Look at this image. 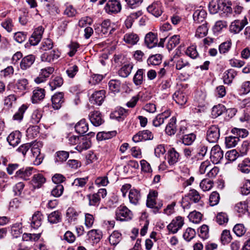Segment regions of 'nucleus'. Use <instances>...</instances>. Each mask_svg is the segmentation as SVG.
<instances>
[{
  "label": "nucleus",
  "mask_w": 250,
  "mask_h": 250,
  "mask_svg": "<svg viewBox=\"0 0 250 250\" xmlns=\"http://www.w3.org/2000/svg\"><path fill=\"white\" fill-rule=\"evenodd\" d=\"M173 99L176 103L182 105L187 103L188 97L185 93L182 91H177L173 94Z\"/></svg>",
  "instance_id": "27"
},
{
  "label": "nucleus",
  "mask_w": 250,
  "mask_h": 250,
  "mask_svg": "<svg viewBox=\"0 0 250 250\" xmlns=\"http://www.w3.org/2000/svg\"><path fill=\"white\" fill-rule=\"evenodd\" d=\"M45 181V178L41 174L34 175L32 180V183L34 188H39Z\"/></svg>",
  "instance_id": "37"
},
{
  "label": "nucleus",
  "mask_w": 250,
  "mask_h": 250,
  "mask_svg": "<svg viewBox=\"0 0 250 250\" xmlns=\"http://www.w3.org/2000/svg\"><path fill=\"white\" fill-rule=\"evenodd\" d=\"M239 141V139L237 137L233 136H229L226 137L225 144L226 146L228 148H231L235 146L238 142Z\"/></svg>",
  "instance_id": "55"
},
{
  "label": "nucleus",
  "mask_w": 250,
  "mask_h": 250,
  "mask_svg": "<svg viewBox=\"0 0 250 250\" xmlns=\"http://www.w3.org/2000/svg\"><path fill=\"white\" fill-rule=\"evenodd\" d=\"M33 169L32 167H30L19 169L16 171L12 178H21L27 180L28 179V177L31 175Z\"/></svg>",
  "instance_id": "13"
},
{
  "label": "nucleus",
  "mask_w": 250,
  "mask_h": 250,
  "mask_svg": "<svg viewBox=\"0 0 250 250\" xmlns=\"http://www.w3.org/2000/svg\"><path fill=\"white\" fill-rule=\"evenodd\" d=\"M158 39L154 33L149 32L147 34L145 38V43L149 48H152L157 44Z\"/></svg>",
  "instance_id": "20"
},
{
  "label": "nucleus",
  "mask_w": 250,
  "mask_h": 250,
  "mask_svg": "<svg viewBox=\"0 0 250 250\" xmlns=\"http://www.w3.org/2000/svg\"><path fill=\"white\" fill-rule=\"evenodd\" d=\"M63 84V79L60 76H56L52 79L49 83L51 90H54Z\"/></svg>",
  "instance_id": "46"
},
{
  "label": "nucleus",
  "mask_w": 250,
  "mask_h": 250,
  "mask_svg": "<svg viewBox=\"0 0 250 250\" xmlns=\"http://www.w3.org/2000/svg\"><path fill=\"white\" fill-rule=\"evenodd\" d=\"M29 82L26 78H21L17 80L15 84V89L19 92H23L28 88Z\"/></svg>",
  "instance_id": "28"
},
{
  "label": "nucleus",
  "mask_w": 250,
  "mask_h": 250,
  "mask_svg": "<svg viewBox=\"0 0 250 250\" xmlns=\"http://www.w3.org/2000/svg\"><path fill=\"white\" fill-rule=\"evenodd\" d=\"M116 133L115 131L99 132L97 135V138L99 141L107 140L116 136Z\"/></svg>",
  "instance_id": "50"
},
{
  "label": "nucleus",
  "mask_w": 250,
  "mask_h": 250,
  "mask_svg": "<svg viewBox=\"0 0 250 250\" xmlns=\"http://www.w3.org/2000/svg\"><path fill=\"white\" fill-rule=\"evenodd\" d=\"M76 131L80 134H84L88 130V125L85 119H83L78 122L75 126Z\"/></svg>",
  "instance_id": "25"
},
{
  "label": "nucleus",
  "mask_w": 250,
  "mask_h": 250,
  "mask_svg": "<svg viewBox=\"0 0 250 250\" xmlns=\"http://www.w3.org/2000/svg\"><path fill=\"white\" fill-rule=\"evenodd\" d=\"M110 244L116 246L122 240V234L118 231H114L108 238Z\"/></svg>",
  "instance_id": "35"
},
{
  "label": "nucleus",
  "mask_w": 250,
  "mask_h": 250,
  "mask_svg": "<svg viewBox=\"0 0 250 250\" xmlns=\"http://www.w3.org/2000/svg\"><path fill=\"white\" fill-rule=\"evenodd\" d=\"M185 54L192 59H195L199 56L196 46L194 45L188 47L185 51Z\"/></svg>",
  "instance_id": "54"
},
{
  "label": "nucleus",
  "mask_w": 250,
  "mask_h": 250,
  "mask_svg": "<svg viewBox=\"0 0 250 250\" xmlns=\"http://www.w3.org/2000/svg\"><path fill=\"white\" fill-rule=\"evenodd\" d=\"M61 213L57 210L49 214L48 216V221L50 224H57L61 221Z\"/></svg>",
  "instance_id": "41"
},
{
  "label": "nucleus",
  "mask_w": 250,
  "mask_h": 250,
  "mask_svg": "<svg viewBox=\"0 0 250 250\" xmlns=\"http://www.w3.org/2000/svg\"><path fill=\"white\" fill-rule=\"evenodd\" d=\"M220 137V130L216 125L211 126L207 132V140L209 143H216Z\"/></svg>",
  "instance_id": "5"
},
{
  "label": "nucleus",
  "mask_w": 250,
  "mask_h": 250,
  "mask_svg": "<svg viewBox=\"0 0 250 250\" xmlns=\"http://www.w3.org/2000/svg\"><path fill=\"white\" fill-rule=\"evenodd\" d=\"M225 106L221 104L215 105L213 107L211 111V115L213 118H216L221 115L225 110Z\"/></svg>",
  "instance_id": "53"
},
{
  "label": "nucleus",
  "mask_w": 250,
  "mask_h": 250,
  "mask_svg": "<svg viewBox=\"0 0 250 250\" xmlns=\"http://www.w3.org/2000/svg\"><path fill=\"white\" fill-rule=\"evenodd\" d=\"M180 37L179 35H175L171 37L168 41L167 48L168 50H171L175 47L179 43Z\"/></svg>",
  "instance_id": "40"
},
{
  "label": "nucleus",
  "mask_w": 250,
  "mask_h": 250,
  "mask_svg": "<svg viewBox=\"0 0 250 250\" xmlns=\"http://www.w3.org/2000/svg\"><path fill=\"white\" fill-rule=\"evenodd\" d=\"M27 108L26 105H22L18 109V111L14 115L13 119L14 120L21 121L23 118V115Z\"/></svg>",
  "instance_id": "60"
},
{
  "label": "nucleus",
  "mask_w": 250,
  "mask_h": 250,
  "mask_svg": "<svg viewBox=\"0 0 250 250\" xmlns=\"http://www.w3.org/2000/svg\"><path fill=\"white\" fill-rule=\"evenodd\" d=\"M139 39L138 35L133 32L125 34L123 38V41L128 45L131 46L136 44Z\"/></svg>",
  "instance_id": "17"
},
{
  "label": "nucleus",
  "mask_w": 250,
  "mask_h": 250,
  "mask_svg": "<svg viewBox=\"0 0 250 250\" xmlns=\"http://www.w3.org/2000/svg\"><path fill=\"white\" fill-rule=\"evenodd\" d=\"M79 213L73 208H69L66 211V217L69 222H73L77 220Z\"/></svg>",
  "instance_id": "48"
},
{
  "label": "nucleus",
  "mask_w": 250,
  "mask_h": 250,
  "mask_svg": "<svg viewBox=\"0 0 250 250\" xmlns=\"http://www.w3.org/2000/svg\"><path fill=\"white\" fill-rule=\"evenodd\" d=\"M89 118L91 123L95 126H100L104 122L101 113L99 111L91 112L89 114Z\"/></svg>",
  "instance_id": "14"
},
{
  "label": "nucleus",
  "mask_w": 250,
  "mask_h": 250,
  "mask_svg": "<svg viewBox=\"0 0 250 250\" xmlns=\"http://www.w3.org/2000/svg\"><path fill=\"white\" fill-rule=\"evenodd\" d=\"M231 132L235 135V137H237L238 139L239 138H244L248 135V130L244 128L234 127L231 129Z\"/></svg>",
  "instance_id": "47"
},
{
  "label": "nucleus",
  "mask_w": 250,
  "mask_h": 250,
  "mask_svg": "<svg viewBox=\"0 0 250 250\" xmlns=\"http://www.w3.org/2000/svg\"><path fill=\"white\" fill-rule=\"evenodd\" d=\"M207 16L206 11L201 6L195 10L193 14V18L195 21L197 23L202 22L204 21Z\"/></svg>",
  "instance_id": "24"
},
{
  "label": "nucleus",
  "mask_w": 250,
  "mask_h": 250,
  "mask_svg": "<svg viewBox=\"0 0 250 250\" xmlns=\"http://www.w3.org/2000/svg\"><path fill=\"white\" fill-rule=\"evenodd\" d=\"M147 10L154 16L158 17L163 12L162 3L160 1H154L147 7Z\"/></svg>",
  "instance_id": "9"
},
{
  "label": "nucleus",
  "mask_w": 250,
  "mask_h": 250,
  "mask_svg": "<svg viewBox=\"0 0 250 250\" xmlns=\"http://www.w3.org/2000/svg\"><path fill=\"white\" fill-rule=\"evenodd\" d=\"M185 199L195 203H199L201 199L199 193L195 189H190L185 195Z\"/></svg>",
  "instance_id": "26"
},
{
  "label": "nucleus",
  "mask_w": 250,
  "mask_h": 250,
  "mask_svg": "<svg viewBox=\"0 0 250 250\" xmlns=\"http://www.w3.org/2000/svg\"><path fill=\"white\" fill-rule=\"evenodd\" d=\"M125 110L124 108H120L118 110H115L110 114V118L116 119L118 121H123L125 118Z\"/></svg>",
  "instance_id": "45"
},
{
  "label": "nucleus",
  "mask_w": 250,
  "mask_h": 250,
  "mask_svg": "<svg viewBox=\"0 0 250 250\" xmlns=\"http://www.w3.org/2000/svg\"><path fill=\"white\" fill-rule=\"evenodd\" d=\"M213 183L212 180L208 179H203L200 184L201 188L206 191L210 190L213 187Z\"/></svg>",
  "instance_id": "59"
},
{
  "label": "nucleus",
  "mask_w": 250,
  "mask_h": 250,
  "mask_svg": "<svg viewBox=\"0 0 250 250\" xmlns=\"http://www.w3.org/2000/svg\"><path fill=\"white\" fill-rule=\"evenodd\" d=\"M69 157V153L65 151H59L56 153L55 162L56 163H62L65 161Z\"/></svg>",
  "instance_id": "42"
},
{
  "label": "nucleus",
  "mask_w": 250,
  "mask_h": 250,
  "mask_svg": "<svg viewBox=\"0 0 250 250\" xmlns=\"http://www.w3.org/2000/svg\"><path fill=\"white\" fill-rule=\"evenodd\" d=\"M35 60V57L33 55L24 57L20 62V67L22 70H25L31 67Z\"/></svg>",
  "instance_id": "21"
},
{
  "label": "nucleus",
  "mask_w": 250,
  "mask_h": 250,
  "mask_svg": "<svg viewBox=\"0 0 250 250\" xmlns=\"http://www.w3.org/2000/svg\"><path fill=\"white\" fill-rule=\"evenodd\" d=\"M1 25L8 32H11L14 27L13 20L10 18H6L1 22Z\"/></svg>",
  "instance_id": "61"
},
{
  "label": "nucleus",
  "mask_w": 250,
  "mask_h": 250,
  "mask_svg": "<svg viewBox=\"0 0 250 250\" xmlns=\"http://www.w3.org/2000/svg\"><path fill=\"white\" fill-rule=\"evenodd\" d=\"M162 56L160 54H155L150 56L147 60V63L149 65H156L161 63Z\"/></svg>",
  "instance_id": "51"
},
{
  "label": "nucleus",
  "mask_w": 250,
  "mask_h": 250,
  "mask_svg": "<svg viewBox=\"0 0 250 250\" xmlns=\"http://www.w3.org/2000/svg\"><path fill=\"white\" fill-rule=\"evenodd\" d=\"M166 132L168 135H172L175 133L176 131V118L172 117L168 125L166 127Z\"/></svg>",
  "instance_id": "39"
},
{
  "label": "nucleus",
  "mask_w": 250,
  "mask_h": 250,
  "mask_svg": "<svg viewBox=\"0 0 250 250\" xmlns=\"http://www.w3.org/2000/svg\"><path fill=\"white\" fill-rule=\"evenodd\" d=\"M179 154L175 148H171L167 152V162L169 165H174L178 161L179 158Z\"/></svg>",
  "instance_id": "22"
},
{
  "label": "nucleus",
  "mask_w": 250,
  "mask_h": 250,
  "mask_svg": "<svg viewBox=\"0 0 250 250\" xmlns=\"http://www.w3.org/2000/svg\"><path fill=\"white\" fill-rule=\"evenodd\" d=\"M184 224V218L178 216L172 220L171 222L167 226V229L169 233L175 234L182 229Z\"/></svg>",
  "instance_id": "3"
},
{
  "label": "nucleus",
  "mask_w": 250,
  "mask_h": 250,
  "mask_svg": "<svg viewBox=\"0 0 250 250\" xmlns=\"http://www.w3.org/2000/svg\"><path fill=\"white\" fill-rule=\"evenodd\" d=\"M233 230L237 236L240 237L246 233V229L243 224H238L234 227Z\"/></svg>",
  "instance_id": "63"
},
{
  "label": "nucleus",
  "mask_w": 250,
  "mask_h": 250,
  "mask_svg": "<svg viewBox=\"0 0 250 250\" xmlns=\"http://www.w3.org/2000/svg\"><path fill=\"white\" fill-rule=\"evenodd\" d=\"M87 235L90 240L98 242L102 237V233L99 229H92L88 232Z\"/></svg>",
  "instance_id": "33"
},
{
  "label": "nucleus",
  "mask_w": 250,
  "mask_h": 250,
  "mask_svg": "<svg viewBox=\"0 0 250 250\" xmlns=\"http://www.w3.org/2000/svg\"><path fill=\"white\" fill-rule=\"evenodd\" d=\"M170 61L175 63V67L177 70H181L183 68L190 67L191 64L187 60L179 58L178 55H175L171 59Z\"/></svg>",
  "instance_id": "12"
},
{
  "label": "nucleus",
  "mask_w": 250,
  "mask_h": 250,
  "mask_svg": "<svg viewBox=\"0 0 250 250\" xmlns=\"http://www.w3.org/2000/svg\"><path fill=\"white\" fill-rule=\"evenodd\" d=\"M223 152L218 145H215L212 148L210 158L213 163H219L223 159Z\"/></svg>",
  "instance_id": "10"
},
{
  "label": "nucleus",
  "mask_w": 250,
  "mask_h": 250,
  "mask_svg": "<svg viewBox=\"0 0 250 250\" xmlns=\"http://www.w3.org/2000/svg\"><path fill=\"white\" fill-rule=\"evenodd\" d=\"M196 135L193 133L185 135L183 137L182 142L187 146L190 145L195 141Z\"/></svg>",
  "instance_id": "64"
},
{
  "label": "nucleus",
  "mask_w": 250,
  "mask_h": 250,
  "mask_svg": "<svg viewBox=\"0 0 250 250\" xmlns=\"http://www.w3.org/2000/svg\"><path fill=\"white\" fill-rule=\"evenodd\" d=\"M239 190L242 195H248L250 193V180H245L240 186Z\"/></svg>",
  "instance_id": "58"
},
{
  "label": "nucleus",
  "mask_w": 250,
  "mask_h": 250,
  "mask_svg": "<svg viewBox=\"0 0 250 250\" xmlns=\"http://www.w3.org/2000/svg\"><path fill=\"white\" fill-rule=\"evenodd\" d=\"M91 145V143L89 139L84 136H80L78 144L75 148L79 152H81L89 148Z\"/></svg>",
  "instance_id": "15"
},
{
  "label": "nucleus",
  "mask_w": 250,
  "mask_h": 250,
  "mask_svg": "<svg viewBox=\"0 0 250 250\" xmlns=\"http://www.w3.org/2000/svg\"><path fill=\"white\" fill-rule=\"evenodd\" d=\"M158 196V192L155 190L149 191L147 197L146 206L150 208H154L156 204V198Z\"/></svg>",
  "instance_id": "31"
},
{
  "label": "nucleus",
  "mask_w": 250,
  "mask_h": 250,
  "mask_svg": "<svg viewBox=\"0 0 250 250\" xmlns=\"http://www.w3.org/2000/svg\"><path fill=\"white\" fill-rule=\"evenodd\" d=\"M188 218L190 222L198 224L202 220V214L200 212L194 210L189 214Z\"/></svg>",
  "instance_id": "43"
},
{
  "label": "nucleus",
  "mask_w": 250,
  "mask_h": 250,
  "mask_svg": "<svg viewBox=\"0 0 250 250\" xmlns=\"http://www.w3.org/2000/svg\"><path fill=\"white\" fill-rule=\"evenodd\" d=\"M105 91L101 90L94 92L89 98L91 104L97 105H101L104 101Z\"/></svg>",
  "instance_id": "8"
},
{
  "label": "nucleus",
  "mask_w": 250,
  "mask_h": 250,
  "mask_svg": "<svg viewBox=\"0 0 250 250\" xmlns=\"http://www.w3.org/2000/svg\"><path fill=\"white\" fill-rule=\"evenodd\" d=\"M141 194L139 190L135 188H132L130 190L128 194V198L129 202L131 204L134 205H138L141 199Z\"/></svg>",
  "instance_id": "23"
},
{
  "label": "nucleus",
  "mask_w": 250,
  "mask_h": 250,
  "mask_svg": "<svg viewBox=\"0 0 250 250\" xmlns=\"http://www.w3.org/2000/svg\"><path fill=\"white\" fill-rule=\"evenodd\" d=\"M133 67L132 63H128L124 65L119 70V74L123 78H126L130 74Z\"/></svg>",
  "instance_id": "38"
},
{
  "label": "nucleus",
  "mask_w": 250,
  "mask_h": 250,
  "mask_svg": "<svg viewBox=\"0 0 250 250\" xmlns=\"http://www.w3.org/2000/svg\"><path fill=\"white\" fill-rule=\"evenodd\" d=\"M44 30V28L42 26H39L35 29L29 40L32 45H36L39 43L42 37Z\"/></svg>",
  "instance_id": "7"
},
{
  "label": "nucleus",
  "mask_w": 250,
  "mask_h": 250,
  "mask_svg": "<svg viewBox=\"0 0 250 250\" xmlns=\"http://www.w3.org/2000/svg\"><path fill=\"white\" fill-rule=\"evenodd\" d=\"M115 216L117 220L128 221L132 219L133 213L126 207L120 206L116 210Z\"/></svg>",
  "instance_id": "2"
},
{
  "label": "nucleus",
  "mask_w": 250,
  "mask_h": 250,
  "mask_svg": "<svg viewBox=\"0 0 250 250\" xmlns=\"http://www.w3.org/2000/svg\"><path fill=\"white\" fill-rule=\"evenodd\" d=\"M247 24V20L245 18L242 20H235L231 23L229 26V31L234 34H238Z\"/></svg>",
  "instance_id": "6"
},
{
  "label": "nucleus",
  "mask_w": 250,
  "mask_h": 250,
  "mask_svg": "<svg viewBox=\"0 0 250 250\" xmlns=\"http://www.w3.org/2000/svg\"><path fill=\"white\" fill-rule=\"evenodd\" d=\"M21 134L19 131L11 132L7 137V141L9 145L15 147L21 142Z\"/></svg>",
  "instance_id": "16"
},
{
  "label": "nucleus",
  "mask_w": 250,
  "mask_h": 250,
  "mask_svg": "<svg viewBox=\"0 0 250 250\" xmlns=\"http://www.w3.org/2000/svg\"><path fill=\"white\" fill-rule=\"evenodd\" d=\"M61 55L60 52L57 49H53L49 52H45L42 54L41 59L42 62H51L58 59Z\"/></svg>",
  "instance_id": "11"
},
{
  "label": "nucleus",
  "mask_w": 250,
  "mask_h": 250,
  "mask_svg": "<svg viewBox=\"0 0 250 250\" xmlns=\"http://www.w3.org/2000/svg\"><path fill=\"white\" fill-rule=\"evenodd\" d=\"M141 15L142 12L140 11L130 14L128 16H127L125 21V27L128 29L131 28L134 20L137 19Z\"/></svg>",
  "instance_id": "34"
},
{
  "label": "nucleus",
  "mask_w": 250,
  "mask_h": 250,
  "mask_svg": "<svg viewBox=\"0 0 250 250\" xmlns=\"http://www.w3.org/2000/svg\"><path fill=\"white\" fill-rule=\"evenodd\" d=\"M41 237V233H28L22 234V239L25 241L36 242Z\"/></svg>",
  "instance_id": "49"
},
{
  "label": "nucleus",
  "mask_w": 250,
  "mask_h": 250,
  "mask_svg": "<svg viewBox=\"0 0 250 250\" xmlns=\"http://www.w3.org/2000/svg\"><path fill=\"white\" fill-rule=\"evenodd\" d=\"M234 208L240 216L245 214L249 211L248 203L246 201H241L237 203Z\"/></svg>",
  "instance_id": "30"
},
{
  "label": "nucleus",
  "mask_w": 250,
  "mask_h": 250,
  "mask_svg": "<svg viewBox=\"0 0 250 250\" xmlns=\"http://www.w3.org/2000/svg\"><path fill=\"white\" fill-rule=\"evenodd\" d=\"M63 93L58 92L55 94L52 97V106L54 109H58L62 106L64 102Z\"/></svg>",
  "instance_id": "19"
},
{
  "label": "nucleus",
  "mask_w": 250,
  "mask_h": 250,
  "mask_svg": "<svg viewBox=\"0 0 250 250\" xmlns=\"http://www.w3.org/2000/svg\"><path fill=\"white\" fill-rule=\"evenodd\" d=\"M87 198L89 206L97 207L100 204L101 199L97 194H89L87 195Z\"/></svg>",
  "instance_id": "57"
},
{
  "label": "nucleus",
  "mask_w": 250,
  "mask_h": 250,
  "mask_svg": "<svg viewBox=\"0 0 250 250\" xmlns=\"http://www.w3.org/2000/svg\"><path fill=\"white\" fill-rule=\"evenodd\" d=\"M236 75L237 73L234 69H230L226 71L223 77L225 83H230Z\"/></svg>",
  "instance_id": "32"
},
{
  "label": "nucleus",
  "mask_w": 250,
  "mask_h": 250,
  "mask_svg": "<svg viewBox=\"0 0 250 250\" xmlns=\"http://www.w3.org/2000/svg\"><path fill=\"white\" fill-rule=\"evenodd\" d=\"M208 28L206 24L199 26L196 31L195 36L199 38H203L208 33Z\"/></svg>",
  "instance_id": "62"
},
{
  "label": "nucleus",
  "mask_w": 250,
  "mask_h": 250,
  "mask_svg": "<svg viewBox=\"0 0 250 250\" xmlns=\"http://www.w3.org/2000/svg\"><path fill=\"white\" fill-rule=\"evenodd\" d=\"M231 47V41H228L222 42L219 46V51L221 54H226L228 53Z\"/></svg>",
  "instance_id": "56"
},
{
  "label": "nucleus",
  "mask_w": 250,
  "mask_h": 250,
  "mask_svg": "<svg viewBox=\"0 0 250 250\" xmlns=\"http://www.w3.org/2000/svg\"><path fill=\"white\" fill-rule=\"evenodd\" d=\"M32 94V102L33 103L36 104L44 99L45 92L44 89L37 87L33 91Z\"/></svg>",
  "instance_id": "18"
},
{
  "label": "nucleus",
  "mask_w": 250,
  "mask_h": 250,
  "mask_svg": "<svg viewBox=\"0 0 250 250\" xmlns=\"http://www.w3.org/2000/svg\"><path fill=\"white\" fill-rule=\"evenodd\" d=\"M220 3L218 0H212L208 4V10L212 14H216L218 12L221 7Z\"/></svg>",
  "instance_id": "52"
},
{
  "label": "nucleus",
  "mask_w": 250,
  "mask_h": 250,
  "mask_svg": "<svg viewBox=\"0 0 250 250\" xmlns=\"http://www.w3.org/2000/svg\"><path fill=\"white\" fill-rule=\"evenodd\" d=\"M41 144L39 142H32V143H26L21 145L18 149L17 151L22 153L25 156L27 152L30 149L31 151V156L35 158L34 164L38 166L42 162L43 156L41 154L40 149L39 148Z\"/></svg>",
  "instance_id": "1"
},
{
  "label": "nucleus",
  "mask_w": 250,
  "mask_h": 250,
  "mask_svg": "<svg viewBox=\"0 0 250 250\" xmlns=\"http://www.w3.org/2000/svg\"><path fill=\"white\" fill-rule=\"evenodd\" d=\"M145 69H139L135 74L133 81L134 83L136 85H141L144 81V74Z\"/></svg>",
  "instance_id": "36"
},
{
  "label": "nucleus",
  "mask_w": 250,
  "mask_h": 250,
  "mask_svg": "<svg viewBox=\"0 0 250 250\" xmlns=\"http://www.w3.org/2000/svg\"><path fill=\"white\" fill-rule=\"evenodd\" d=\"M42 217L41 212L37 211L33 214L31 222V226L34 229H38L42 225Z\"/></svg>",
  "instance_id": "29"
},
{
  "label": "nucleus",
  "mask_w": 250,
  "mask_h": 250,
  "mask_svg": "<svg viewBox=\"0 0 250 250\" xmlns=\"http://www.w3.org/2000/svg\"><path fill=\"white\" fill-rule=\"evenodd\" d=\"M238 169L244 173H248L250 172V160L245 159L238 165Z\"/></svg>",
  "instance_id": "44"
},
{
  "label": "nucleus",
  "mask_w": 250,
  "mask_h": 250,
  "mask_svg": "<svg viewBox=\"0 0 250 250\" xmlns=\"http://www.w3.org/2000/svg\"><path fill=\"white\" fill-rule=\"evenodd\" d=\"M121 9L122 5L119 0H109L104 7L105 12L109 14L118 13Z\"/></svg>",
  "instance_id": "4"
}]
</instances>
